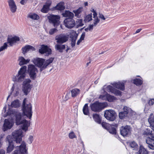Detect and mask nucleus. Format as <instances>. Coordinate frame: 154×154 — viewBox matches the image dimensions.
I'll return each mask as SVG.
<instances>
[{
  "label": "nucleus",
  "mask_w": 154,
  "mask_h": 154,
  "mask_svg": "<svg viewBox=\"0 0 154 154\" xmlns=\"http://www.w3.org/2000/svg\"><path fill=\"white\" fill-rule=\"evenodd\" d=\"M26 99L24 98L23 101L22 110L23 113L17 112L15 110L9 109L7 112V115L9 116L15 115V123L16 125H19L21 124L23 119H22L23 114L26 116L29 119L32 117V106L30 103L26 104Z\"/></svg>",
  "instance_id": "nucleus-1"
},
{
  "label": "nucleus",
  "mask_w": 154,
  "mask_h": 154,
  "mask_svg": "<svg viewBox=\"0 0 154 154\" xmlns=\"http://www.w3.org/2000/svg\"><path fill=\"white\" fill-rule=\"evenodd\" d=\"M22 133V130L21 129L14 131L12 133L14 140L11 139L10 136H7L6 141L8 143V146L7 149V153H10L13 150L14 148V142L15 141L17 143H20L23 136Z\"/></svg>",
  "instance_id": "nucleus-2"
},
{
  "label": "nucleus",
  "mask_w": 154,
  "mask_h": 154,
  "mask_svg": "<svg viewBox=\"0 0 154 154\" xmlns=\"http://www.w3.org/2000/svg\"><path fill=\"white\" fill-rule=\"evenodd\" d=\"M144 135L149 136L146 140L148 146L151 149L154 150V133L149 129H146L143 133Z\"/></svg>",
  "instance_id": "nucleus-3"
},
{
  "label": "nucleus",
  "mask_w": 154,
  "mask_h": 154,
  "mask_svg": "<svg viewBox=\"0 0 154 154\" xmlns=\"http://www.w3.org/2000/svg\"><path fill=\"white\" fill-rule=\"evenodd\" d=\"M106 103H100L98 101L91 104L90 107L91 110L95 112H99L107 106Z\"/></svg>",
  "instance_id": "nucleus-4"
},
{
  "label": "nucleus",
  "mask_w": 154,
  "mask_h": 154,
  "mask_svg": "<svg viewBox=\"0 0 154 154\" xmlns=\"http://www.w3.org/2000/svg\"><path fill=\"white\" fill-rule=\"evenodd\" d=\"M26 69L27 67L26 66H24L22 67L18 71V75L15 77V79L14 81L19 82L23 81L25 76Z\"/></svg>",
  "instance_id": "nucleus-5"
},
{
  "label": "nucleus",
  "mask_w": 154,
  "mask_h": 154,
  "mask_svg": "<svg viewBox=\"0 0 154 154\" xmlns=\"http://www.w3.org/2000/svg\"><path fill=\"white\" fill-rule=\"evenodd\" d=\"M27 71L31 79L34 80L36 78V73L38 70L34 65L29 64L28 65Z\"/></svg>",
  "instance_id": "nucleus-6"
},
{
  "label": "nucleus",
  "mask_w": 154,
  "mask_h": 154,
  "mask_svg": "<svg viewBox=\"0 0 154 154\" xmlns=\"http://www.w3.org/2000/svg\"><path fill=\"white\" fill-rule=\"evenodd\" d=\"M31 80L29 79H26L23 82V85L22 90L25 95H27L30 92L32 87L30 84Z\"/></svg>",
  "instance_id": "nucleus-7"
},
{
  "label": "nucleus",
  "mask_w": 154,
  "mask_h": 154,
  "mask_svg": "<svg viewBox=\"0 0 154 154\" xmlns=\"http://www.w3.org/2000/svg\"><path fill=\"white\" fill-rule=\"evenodd\" d=\"M116 115L115 112L112 110H106L104 114L105 118L107 120L111 121H113L115 120Z\"/></svg>",
  "instance_id": "nucleus-8"
},
{
  "label": "nucleus",
  "mask_w": 154,
  "mask_h": 154,
  "mask_svg": "<svg viewBox=\"0 0 154 154\" xmlns=\"http://www.w3.org/2000/svg\"><path fill=\"white\" fill-rule=\"evenodd\" d=\"M68 39V36L63 34L58 35L55 37V40H56L57 43L60 44H62L66 42Z\"/></svg>",
  "instance_id": "nucleus-9"
},
{
  "label": "nucleus",
  "mask_w": 154,
  "mask_h": 154,
  "mask_svg": "<svg viewBox=\"0 0 154 154\" xmlns=\"http://www.w3.org/2000/svg\"><path fill=\"white\" fill-rule=\"evenodd\" d=\"M121 135L123 137L127 136L131 134V128L130 126L126 125L125 126H122L120 129Z\"/></svg>",
  "instance_id": "nucleus-10"
},
{
  "label": "nucleus",
  "mask_w": 154,
  "mask_h": 154,
  "mask_svg": "<svg viewBox=\"0 0 154 154\" xmlns=\"http://www.w3.org/2000/svg\"><path fill=\"white\" fill-rule=\"evenodd\" d=\"M50 22L53 24L54 27L58 26L60 23V17L58 15H51L48 17Z\"/></svg>",
  "instance_id": "nucleus-11"
},
{
  "label": "nucleus",
  "mask_w": 154,
  "mask_h": 154,
  "mask_svg": "<svg viewBox=\"0 0 154 154\" xmlns=\"http://www.w3.org/2000/svg\"><path fill=\"white\" fill-rule=\"evenodd\" d=\"M26 145L24 142H22L19 146V150H16L13 154H25L26 153L27 150L26 149Z\"/></svg>",
  "instance_id": "nucleus-12"
},
{
  "label": "nucleus",
  "mask_w": 154,
  "mask_h": 154,
  "mask_svg": "<svg viewBox=\"0 0 154 154\" xmlns=\"http://www.w3.org/2000/svg\"><path fill=\"white\" fill-rule=\"evenodd\" d=\"M45 59L40 58H37L34 59L33 61V63L38 67L40 68V71L42 72L45 69H43L44 63Z\"/></svg>",
  "instance_id": "nucleus-13"
},
{
  "label": "nucleus",
  "mask_w": 154,
  "mask_h": 154,
  "mask_svg": "<svg viewBox=\"0 0 154 154\" xmlns=\"http://www.w3.org/2000/svg\"><path fill=\"white\" fill-rule=\"evenodd\" d=\"M104 88H105V91L109 92H111L116 95L121 96L122 95L121 92L120 91L115 89L110 85H109Z\"/></svg>",
  "instance_id": "nucleus-14"
},
{
  "label": "nucleus",
  "mask_w": 154,
  "mask_h": 154,
  "mask_svg": "<svg viewBox=\"0 0 154 154\" xmlns=\"http://www.w3.org/2000/svg\"><path fill=\"white\" fill-rule=\"evenodd\" d=\"M64 23L66 27L69 29L72 28L75 24L73 18H66L64 20Z\"/></svg>",
  "instance_id": "nucleus-15"
},
{
  "label": "nucleus",
  "mask_w": 154,
  "mask_h": 154,
  "mask_svg": "<svg viewBox=\"0 0 154 154\" xmlns=\"http://www.w3.org/2000/svg\"><path fill=\"white\" fill-rule=\"evenodd\" d=\"M39 52L42 54L45 53L47 56H48L51 54V49L49 48L47 46L44 45L41 46V48L39 49Z\"/></svg>",
  "instance_id": "nucleus-16"
},
{
  "label": "nucleus",
  "mask_w": 154,
  "mask_h": 154,
  "mask_svg": "<svg viewBox=\"0 0 154 154\" xmlns=\"http://www.w3.org/2000/svg\"><path fill=\"white\" fill-rule=\"evenodd\" d=\"M13 125V123L11 121L8 119H5L4 121L3 131H5L8 129H10Z\"/></svg>",
  "instance_id": "nucleus-17"
},
{
  "label": "nucleus",
  "mask_w": 154,
  "mask_h": 154,
  "mask_svg": "<svg viewBox=\"0 0 154 154\" xmlns=\"http://www.w3.org/2000/svg\"><path fill=\"white\" fill-rule=\"evenodd\" d=\"M8 3L10 9L11 11L14 13L15 12L17 9V6L14 0H8Z\"/></svg>",
  "instance_id": "nucleus-18"
},
{
  "label": "nucleus",
  "mask_w": 154,
  "mask_h": 154,
  "mask_svg": "<svg viewBox=\"0 0 154 154\" xmlns=\"http://www.w3.org/2000/svg\"><path fill=\"white\" fill-rule=\"evenodd\" d=\"M130 110L129 108H128L127 106H124L123 109V111L120 112L119 113V118L121 119H123L127 116Z\"/></svg>",
  "instance_id": "nucleus-19"
},
{
  "label": "nucleus",
  "mask_w": 154,
  "mask_h": 154,
  "mask_svg": "<svg viewBox=\"0 0 154 154\" xmlns=\"http://www.w3.org/2000/svg\"><path fill=\"white\" fill-rule=\"evenodd\" d=\"M35 50V48L34 47L29 45H26L22 48V53L24 54L29 51H33Z\"/></svg>",
  "instance_id": "nucleus-20"
},
{
  "label": "nucleus",
  "mask_w": 154,
  "mask_h": 154,
  "mask_svg": "<svg viewBox=\"0 0 154 154\" xmlns=\"http://www.w3.org/2000/svg\"><path fill=\"white\" fill-rule=\"evenodd\" d=\"M51 4V2L50 1H48L46 2L45 5H43V7L41 11L44 13H47L48 12L49 7Z\"/></svg>",
  "instance_id": "nucleus-21"
},
{
  "label": "nucleus",
  "mask_w": 154,
  "mask_h": 154,
  "mask_svg": "<svg viewBox=\"0 0 154 154\" xmlns=\"http://www.w3.org/2000/svg\"><path fill=\"white\" fill-rule=\"evenodd\" d=\"M20 40L19 38L17 36H14L11 38H8L7 39L8 43H9V45L11 46L13 44Z\"/></svg>",
  "instance_id": "nucleus-22"
},
{
  "label": "nucleus",
  "mask_w": 154,
  "mask_h": 154,
  "mask_svg": "<svg viewBox=\"0 0 154 154\" xmlns=\"http://www.w3.org/2000/svg\"><path fill=\"white\" fill-rule=\"evenodd\" d=\"M114 87L118 89L123 90L125 89V84L123 82H115L112 84Z\"/></svg>",
  "instance_id": "nucleus-23"
},
{
  "label": "nucleus",
  "mask_w": 154,
  "mask_h": 154,
  "mask_svg": "<svg viewBox=\"0 0 154 154\" xmlns=\"http://www.w3.org/2000/svg\"><path fill=\"white\" fill-rule=\"evenodd\" d=\"M18 60L19 61V65L22 66L28 63L30 60L29 59H25L23 57H20L19 58Z\"/></svg>",
  "instance_id": "nucleus-24"
},
{
  "label": "nucleus",
  "mask_w": 154,
  "mask_h": 154,
  "mask_svg": "<svg viewBox=\"0 0 154 154\" xmlns=\"http://www.w3.org/2000/svg\"><path fill=\"white\" fill-rule=\"evenodd\" d=\"M65 45H62V44H57L55 46V48L56 50L61 53L63 51V50L65 49Z\"/></svg>",
  "instance_id": "nucleus-25"
},
{
  "label": "nucleus",
  "mask_w": 154,
  "mask_h": 154,
  "mask_svg": "<svg viewBox=\"0 0 154 154\" xmlns=\"http://www.w3.org/2000/svg\"><path fill=\"white\" fill-rule=\"evenodd\" d=\"M23 124L22 127V129L26 131L28 130V127L29 125V123L28 121L24 119L23 120V122L21 123V124Z\"/></svg>",
  "instance_id": "nucleus-26"
},
{
  "label": "nucleus",
  "mask_w": 154,
  "mask_h": 154,
  "mask_svg": "<svg viewBox=\"0 0 154 154\" xmlns=\"http://www.w3.org/2000/svg\"><path fill=\"white\" fill-rule=\"evenodd\" d=\"M148 121L154 131V116L153 113H151L148 119Z\"/></svg>",
  "instance_id": "nucleus-27"
},
{
  "label": "nucleus",
  "mask_w": 154,
  "mask_h": 154,
  "mask_svg": "<svg viewBox=\"0 0 154 154\" xmlns=\"http://www.w3.org/2000/svg\"><path fill=\"white\" fill-rule=\"evenodd\" d=\"M62 15L64 17H67L66 18H73L74 17V14L72 12L67 11L63 13Z\"/></svg>",
  "instance_id": "nucleus-28"
},
{
  "label": "nucleus",
  "mask_w": 154,
  "mask_h": 154,
  "mask_svg": "<svg viewBox=\"0 0 154 154\" xmlns=\"http://www.w3.org/2000/svg\"><path fill=\"white\" fill-rule=\"evenodd\" d=\"M136 154H148V152L143 146L141 145L138 151Z\"/></svg>",
  "instance_id": "nucleus-29"
},
{
  "label": "nucleus",
  "mask_w": 154,
  "mask_h": 154,
  "mask_svg": "<svg viewBox=\"0 0 154 154\" xmlns=\"http://www.w3.org/2000/svg\"><path fill=\"white\" fill-rule=\"evenodd\" d=\"M55 8L56 10L60 11L63 10L65 8L64 2H60L55 7Z\"/></svg>",
  "instance_id": "nucleus-30"
},
{
  "label": "nucleus",
  "mask_w": 154,
  "mask_h": 154,
  "mask_svg": "<svg viewBox=\"0 0 154 154\" xmlns=\"http://www.w3.org/2000/svg\"><path fill=\"white\" fill-rule=\"evenodd\" d=\"M11 106L12 108H17L20 106V101L17 99L14 100L11 103Z\"/></svg>",
  "instance_id": "nucleus-31"
},
{
  "label": "nucleus",
  "mask_w": 154,
  "mask_h": 154,
  "mask_svg": "<svg viewBox=\"0 0 154 154\" xmlns=\"http://www.w3.org/2000/svg\"><path fill=\"white\" fill-rule=\"evenodd\" d=\"M54 59V58L51 57L49 59L46 60V61L45 60L44 61V63L43 67V69H45L49 65L53 62Z\"/></svg>",
  "instance_id": "nucleus-32"
},
{
  "label": "nucleus",
  "mask_w": 154,
  "mask_h": 154,
  "mask_svg": "<svg viewBox=\"0 0 154 154\" xmlns=\"http://www.w3.org/2000/svg\"><path fill=\"white\" fill-rule=\"evenodd\" d=\"M83 11V8L82 7H79L76 10H73V12L75 14V16L78 18L80 17L79 14Z\"/></svg>",
  "instance_id": "nucleus-33"
},
{
  "label": "nucleus",
  "mask_w": 154,
  "mask_h": 154,
  "mask_svg": "<svg viewBox=\"0 0 154 154\" xmlns=\"http://www.w3.org/2000/svg\"><path fill=\"white\" fill-rule=\"evenodd\" d=\"M80 90L77 88L73 89L71 91L72 96L75 97L77 96L80 93Z\"/></svg>",
  "instance_id": "nucleus-34"
},
{
  "label": "nucleus",
  "mask_w": 154,
  "mask_h": 154,
  "mask_svg": "<svg viewBox=\"0 0 154 154\" xmlns=\"http://www.w3.org/2000/svg\"><path fill=\"white\" fill-rule=\"evenodd\" d=\"M83 112L85 115H89V112L88 108V104L86 103L84 106L83 108Z\"/></svg>",
  "instance_id": "nucleus-35"
},
{
  "label": "nucleus",
  "mask_w": 154,
  "mask_h": 154,
  "mask_svg": "<svg viewBox=\"0 0 154 154\" xmlns=\"http://www.w3.org/2000/svg\"><path fill=\"white\" fill-rule=\"evenodd\" d=\"M93 118L96 122L98 124L101 123V120L99 114L96 113L94 114L93 115Z\"/></svg>",
  "instance_id": "nucleus-36"
},
{
  "label": "nucleus",
  "mask_w": 154,
  "mask_h": 154,
  "mask_svg": "<svg viewBox=\"0 0 154 154\" xmlns=\"http://www.w3.org/2000/svg\"><path fill=\"white\" fill-rule=\"evenodd\" d=\"M28 17L34 20H38L39 18V16L35 13L30 14L28 15Z\"/></svg>",
  "instance_id": "nucleus-37"
},
{
  "label": "nucleus",
  "mask_w": 154,
  "mask_h": 154,
  "mask_svg": "<svg viewBox=\"0 0 154 154\" xmlns=\"http://www.w3.org/2000/svg\"><path fill=\"white\" fill-rule=\"evenodd\" d=\"M117 100V98L114 96L107 94V98L106 100L109 102H112Z\"/></svg>",
  "instance_id": "nucleus-38"
},
{
  "label": "nucleus",
  "mask_w": 154,
  "mask_h": 154,
  "mask_svg": "<svg viewBox=\"0 0 154 154\" xmlns=\"http://www.w3.org/2000/svg\"><path fill=\"white\" fill-rule=\"evenodd\" d=\"M133 83L137 86H139L141 85L142 83L143 82L140 79H136L133 80Z\"/></svg>",
  "instance_id": "nucleus-39"
},
{
  "label": "nucleus",
  "mask_w": 154,
  "mask_h": 154,
  "mask_svg": "<svg viewBox=\"0 0 154 154\" xmlns=\"http://www.w3.org/2000/svg\"><path fill=\"white\" fill-rule=\"evenodd\" d=\"M92 14H89L87 15L85 17L84 21L85 22L87 23L89 22L92 20Z\"/></svg>",
  "instance_id": "nucleus-40"
},
{
  "label": "nucleus",
  "mask_w": 154,
  "mask_h": 154,
  "mask_svg": "<svg viewBox=\"0 0 154 154\" xmlns=\"http://www.w3.org/2000/svg\"><path fill=\"white\" fill-rule=\"evenodd\" d=\"M109 132L110 134H116V130L115 128L111 127L109 128Z\"/></svg>",
  "instance_id": "nucleus-41"
},
{
  "label": "nucleus",
  "mask_w": 154,
  "mask_h": 154,
  "mask_svg": "<svg viewBox=\"0 0 154 154\" xmlns=\"http://www.w3.org/2000/svg\"><path fill=\"white\" fill-rule=\"evenodd\" d=\"M77 26L78 27L82 26L84 25V24L82 23V19H79L77 20L76 21Z\"/></svg>",
  "instance_id": "nucleus-42"
},
{
  "label": "nucleus",
  "mask_w": 154,
  "mask_h": 154,
  "mask_svg": "<svg viewBox=\"0 0 154 154\" xmlns=\"http://www.w3.org/2000/svg\"><path fill=\"white\" fill-rule=\"evenodd\" d=\"M8 45L7 43H5L2 46L0 47V52L7 49Z\"/></svg>",
  "instance_id": "nucleus-43"
},
{
  "label": "nucleus",
  "mask_w": 154,
  "mask_h": 154,
  "mask_svg": "<svg viewBox=\"0 0 154 154\" xmlns=\"http://www.w3.org/2000/svg\"><path fill=\"white\" fill-rule=\"evenodd\" d=\"M69 137L70 139H73L76 137V136L73 131L71 132L69 134Z\"/></svg>",
  "instance_id": "nucleus-44"
},
{
  "label": "nucleus",
  "mask_w": 154,
  "mask_h": 154,
  "mask_svg": "<svg viewBox=\"0 0 154 154\" xmlns=\"http://www.w3.org/2000/svg\"><path fill=\"white\" fill-rule=\"evenodd\" d=\"M100 20V19L98 18L97 17H96V18H94V25L95 26H97V23L99 22Z\"/></svg>",
  "instance_id": "nucleus-45"
},
{
  "label": "nucleus",
  "mask_w": 154,
  "mask_h": 154,
  "mask_svg": "<svg viewBox=\"0 0 154 154\" xmlns=\"http://www.w3.org/2000/svg\"><path fill=\"white\" fill-rule=\"evenodd\" d=\"M107 94L106 93L105 95H101L99 97V98L103 100H106L107 98Z\"/></svg>",
  "instance_id": "nucleus-46"
},
{
  "label": "nucleus",
  "mask_w": 154,
  "mask_h": 154,
  "mask_svg": "<svg viewBox=\"0 0 154 154\" xmlns=\"http://www.w3.org/2000/svg\"><path fill=\"white\" fill-rule=\"evenodd\" d=\"M57 30L56 28H53L50 29L49 31V34L50 35L53 34L55 32H56Z\"/></svg>",
  "instance_id": "nucleus-47"
},
{
  "label": "nucleus",
  "mask_w": 154,
  "mask_h": 154,
  "mask_svg": "<svg viewBox=\"0 0 154 154\" xmlns=\"http://www.w3.org/2000/svg\"><path fill=\"white\" fill-rule=\"evenodd\" d=\"M130 146L131 147L134 148L137 147V145L135 142L133 141L130 143Z\"/></svg>",
  "instance_id": "nucleus-48"
},
{
  "label": "nucleus",
  "mask_w": 154,
  "mask_h": 154,
  "mask_svg": "<svg viewBox=\"0 0 154 154\" xmlns=\"http://www.w3.org/2000/svg\"><path fill=\"white\" fill-rule=\"evenodd\" d=\"M107 124L106 122H102L101 125L103 127L106 129H107Z\"/></svg>",
  "instance_id": "nucleus-49"
},
{
  "label": "nucleus",
  "mask_w": 154,
  "mask_h": 154,
  "mask_svg": "<svg viewBox=\"0 0 154 154\" xmlns=\"http://www.w3.org/2000/svg\"><path fill=\"white\" fill-rule=\"evenodd\" d=\"M70 38L71 41H76L77 37L76 36L72 35L70 36Z\"/></svg>",
  "instance_id": "nucleus-50"
},
{
  "label": "nucleus",
  "mask_w": 154,
  "mask_h": 154,
  "mask_svg": "<svg viewBox=\"0 0 154 154\" xmlns=\"http://www.w3.org/2000/svg\"><path fill=\"white\" fill-rule=\"evenodd\" d=\"M148 103L149 105H152L154 103V99H152L149 100L148 102Z\"/></svg>",
  "instance_id": "nucleus-51"
},
{
  "label": "nucleus",
  "mask_w": 154,
  "mask_h": 154,
  "mask_svg": "<svg viewBox=\"0 0 154 154\" xmlns=\"http://www.w3.org/2000/svg\"><path fill=\"white\" fill-rule=\"evenodd\" d=\"M85 32H83L81 36V37L80 38V39H81L82 40H83L85 38Z\"/></svg>",
  "instance_id": "nucleus-52"
},
{
  "label": "nucleus",
  "mask_w": 154,
  "mask_h": 154,
  "mask_svg": "<svg viewBox=\"0 0 154 154\" xmlns=\"http://www.w3.org/2000/svg\"><path fill=\"white\" fill-rule=\"evenodd\" d=\"M33 139V137L32 136H30L29 138V143H32Z\"/></svg>",
  "instance_id": "nucleus-53"
},
{
  "label": "nucleus",
  "mask_w": 154,
  "mask_h": 154,
  "mask_svg": "<svg viewBox=\"0 0 154 154\" xmlns=\"http://www.w3.org/2000/svg\"><path fill=\"white\" fill-rule=\"evenodd\" d=\"M94 25V24H91L90 25H89L88 27L89 30L91 31L93 29V27Z\"/></svg>",
  "instance_id": "nucleus-54"
},
{
  "label": "nucleus",
  "mask_w": 154,
  "mask_h": 154,
  "mask_svg": "<svg viewBox=\"0 0 154 154\" xmlns=\"http://www.w3.org/2000/svg\"><path fill=\"white\" fill-rule=\"evenodd\" d=\"M99 18L102 19L103 20H105L106 19L104 16L101 14H99Z\"/></svg>",
  "instance_id": "nucleus-55"
},
{
  "label": "nucleus",
  "mask_w": 154,
  "mask_h": 154,
  "mask_svg": "<svg viewBox=\"0 0 154 154\" xmlns=\"http://www.w3.org/2000/svg\"><path fill=\"white\" fill-rule=\"evenodd\" d=\"M71 44L72 47H73L75 45V41H71Z\"/></svg>",
  "instance_id": "nucleus-56"
},
{
  "label": "nucleus",
  "mask_w": 154,
  "mask_h": 154,
  "mask_svg": "<svg viewBox=\"0 0 154 154\" xmlns=\"http://www.w3.org/2000/svg\"><path fill=\"white\" fill-rule=\"evenodd\" d=\"M27 0H21L20 2V3L23 5H24Z\"/></svg>",
  "instance_id": "nucleus-57"
},
{
  "label": "nucleus",
  "mask_w": 154,
  "mask_h": 154,
  "mask_svg": "<svg viewBox=\"0 0 154 154\" xmlns=\"http://www.w3.org/2000/svg\"><path fill=\"white\" fill-rule=\"evenodd\" d=\"M97 13H96V12H94L93 13V17L94 18H96V17H97Z\"/></svg>",
  "instance_id": "nucleus-58"
},
{
  "label": "nucleus",
  "mask_w": 154,
  "mask_h": 154,
  "mask_svg": "<svg viewBox=\"0 0 154 154\" xmlns=\"http://www.w3.org/2000/svg\"><path fill=\"white\" fill-rule=\"evenodd\" d=\"M0 154H5V151L3 149L0 150Z\"/></svg>",
  "instance_id": "nucleus-59"
},
{
  "label": "nucleus",
  "mask_w": 154,
  "mask_h": 154,
  "mask_svg": "<svg viewBox=\"0 0 154 154\" xmlns=\"http://www.w3.org/2000/svg\"><path fill=\"white\" fill-rule=\"evenodd\" d=\"M142 30V29H137L135 32V33H137L139 32Z\"/></svg>",
  "instance_id": "nucleus-60"
},
{
  "label": "nucleus",
  "mask_w": 154,
  "mask_h": 154,
  "mask_svg": "<svg viewBox=\"0 0 154 154\" xmlns=\"http://www.w3.org/2000/svg\"><path fill=\"white\" fill-rule=\"evenodd\" d=\"M82 40L79 39L77 41V45H79L81 42L82 41Z\"/></svg>",
  "instance_id": "nucleus-61"
},
{
  "label": "nucleus",
  "mask_w": 154,
  "mask_h": 154,
  "mask_svg": "<svg viewBox=\"0 0 154 154\" xmlns=\"http://www.w3.org/2000/svg\"><path fill=\"white\" fill-rule=\"evenodd\" d=\"M70 49L67 46V49L66 50V52H67Z\"/></svg>",
  "instance_id": "nucleus-62"
},
{
  "label": "nucleus",
  "mask_w": 154,
  "mask_h": 154,
  "mask_svg": "<svg viewBox=\"0 0 154 154\" xmlns=\"http://www.w3.org/2000/svg\"><path fill=\"white\" fill-rule=\"evenodd\" d=\"M85 31H86V32H88V30H89L88 29V28H86L85 29Z\"/></svg>",
  "instance_id": "nucleus-63"
},
{
  "label": "nucleus",
  "mask_w": 154,
  "mask_h": 154,
  "mask_svg": "<svg viewBox=\"0 0 154 154\" xmlns=\"http://www.w3.org/2000/svg\"><path fill=\"white\" fill-rule=\"evenodd\" d=\"M61 154H66V152L65 151L63 152Z\"/></svg>",
  "instance_id": "nucleus-64"
}]
</instances>
